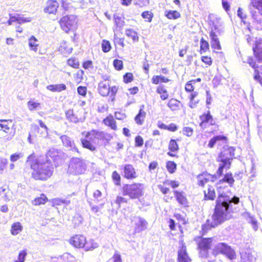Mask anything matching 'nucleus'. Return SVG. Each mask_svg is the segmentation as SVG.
Instances as JSON below:
<instances>
[{
	"mask_svg": "<svg viewBox=\"0 0 262 262\" xmlns=\"http://www.w3.org/2000/svg\"><path fill=\"white\" fill-rule=\"evenodd\" d=\"M133 74L130 73L125 74L123 76L124 81L125 83L130 82L133 80Z\"/></svg>",
	"mask_w": 262,
	"mask_h": 262,
	"instance_id": "62",
	"label": "nucleus"
},
{
	"mask_svg": "<svg viewBox=\"0 0 262 262\" xmlns=\"http://www.w3.org/2000/svg\"><path fill=\"white\" fill-rule=\"evenodd\" d=\"M23 157V155L21 153H15L10 156V161L11 162H15L20 158Z\"/></svg>",
	"mask_w": 262,
	"mask_h": 262,
	"instance_id": "55",
	"label": "nucleus"
},
{
	"mask_svg": "<svg viewBox=\"0 0 262 262\" xmlns=\"http://www.w3.org/2000/svg\"><path fill=\"white\" fill-rule=\"evenodd\" d=\"M62 152L55 148L50 149L47 154V159L50 157L55 161H59L62 158Z\"/></svg>",
	"mask_w": 262,
	"mask_h": 262,
	"instance_id": "18",
	"label": "nucleus"
},
{
	"mask_svg": "<svg viewBox=\"0 0 262 262\" xmlns=\"http://www.w3.org/2000/svg\"><path fill=\"white\" fill-rule=\"evenodd\" d=\"M221 181L227 182L230 186H232L234 182V180L233 178L231 173H227L225 176L224 178L221 180Z\"/></svg>",
	"mask_w": 262,
	"mask_h": 262,
	"instance_id": "43",
	"label": "nucleus"
},
{
	"mask_svg": "<svg viewBox=\"0 0 262 262\" xmlns=\"http://www.w3.org/2000/svg\"><path fill=\"white\" fill-rule=\"evenodd\" d=\"M27 163L32 170V177L37 180H46L50 178L53 173L54 168L47 158L40 156L35 158L34 154L30 155Z\"/></svg>",
	"mask_w": 262,
	"mask_h": 262,
	"instance_id": "2",
	"label": "nucleus"
},
{
	"mask_svg": "<svg viewBox=\"0 0 262 262\" xmlns=\"http://www.w3.org/2000/svg\"><path fill=\"white\" fill-rule=\"evenodd\" d=\"M72 48L69 47L68 43L65 41H62L59 47V51L63 54H70L72 51Z\"/></svg>",
	"mask_w": 262,
	"mask_h": 262,
	"instance_id": "26",
	"label": "nucleus"
},
{
	"mask_svg": "<svg viewBox=\"0 0 262 262\" xmlns=\"http://www.w3.org/2000/svg\"><path fill=\"white\" fill-rule=\"evenodd\" d=\"M103 121L105 125L110 126L112 129H117L116 122L112 115L107 117Z\"/></svg>",
	"mask_w": 262,
	"mask_h": 262,
	"instance_id": "27",
	"label": "nucleus"
},
{
	"mask_svg": "<svg viewBox=\"0 0 262 262\" xmlns=\"http://www.w3.org/2000/svg\"><path fill=\"white\" fill-rule=\"evenodd\" d=\"M165 14L168 19H176L180 17V14L177 11L166 10Z\"/></svg>",
	"mask_w": 262,
	"mask_h": 262,
	"instance_id": "36",
	"label": "nucleus"
},
{
	"mask_svg": "<svg viewBox=\"0 0 262 262\" xmlns=\"http://www.w3.org/2000/svg\"><path fill=\"white\" fill-rule=\"evenodd\" d=\"M47 89L52 92H60L66 90L67 86L64 84H51L48 85Z\"/></svg>",
	"mask_w": 262,
	"mask_h": 262,
	"instance_id": "24",
	"label": "nucleus"
},
{
	"mask_svg": "<svg viewBox=\"0 0 262 262\" xmlns=\"http://www.w3.org/2000/svg\"><path fill=\"white\" fill-rule=\"evenodd\" d=\"M77 22V18L73 15L63 16L59 21L62 29L66 33L74 29Z\"/></svg>",
	"mask_w": 262,
	"mask_h": 262,
	"instance_id": "9",
	"label": "nucleus"
},
{
	"mask_svg": "<svg viewBox=\"0 0 262 262\" xmlns=\"http://www.w3.org/2000/svg\"><path fill=\"white\" fill-rule=\"evenodd\" d=\"M213 176L208 174H203L198 177V184L200 186H204L205 184L211 181L213 182Z\"/></svg>",
	"mask_w": 262,
	"mask_h": 262,
	"instance_id": "20",
	"label": "nucleus"
},
{
	"mask_svg": "<svg viewBox=\"0 0 262 262\" xmlns=\"http://www.w3.org/2000/svg\"><path fill=\"white\" fill-rule=\"evenodd\" d=\"M77 92L79 95L85 96L86 94V88L82 86H78L77 88Z\"/></svg>",
	"mask_w": 262,
	"mask_h": 262,
	"instance_id": "64",
	"label": "nucleus"
},
{
	"mask_svg": "<svg viewBox=\"0 0 262 262\" xmlns=\"http://www.w3.org/2000/svg\"><path fill=\"white\" fill-rule=\"evenodd\" d=\"M234 148L233 147H224L223 151L219 155L217 160L220 162L219 168L217 173L219 176L223 174L224 169H229L230 167L231 161L234 156Z\"/></svg>",
	"mask_w": 262,
	"mask_h": 262,
	"instance_id": "4",
	"label": "nucleus"
},
{
	"mask_svg": "<svg viewBox=\"0 0 262 262\" xmlns=\"http://www.w3.org/2000/svg\"><path fill=\"white\" fill-rule=\"evenodd\" d=\"M60 257L64 262H72L75 260V257L69 253H64Z\"/></svg>",
	"mask_w": 262,
	"mask_h": 262,
	"instance_id": "44",
	"label": "nucleus"
},
{
	"mask_svg": "<svg viewBox=\"0 0 262 262\" xmlns=\"http://www.w3.org/2000/svg\"><path fill=\"white\" fill-rule=\"evenodd\" d=\"M30 49L36 52L38 51L39 43L38 40L34 36H32L28 40Z\"/></svg>",
	"mask_w": 262,
	"mask_h": 262,
	"instance_id": "23",
	"label": "nucleus"
},
{
	"mask_svg": "<svg viewBox=\"0 0 262 262\" xmlns=\"http://www.w3.org/2000/svg\"><path fill=\"white\" fill-rule=\"evenodd\" d=\"M110 83L108 80L101 81L98 85V92L102 96H107L110 94Z\"/></svg>",
	"mask_w": 262,
	"mask_h": 262,
	"instance_id": "16",
	"label": "nucleus"
},
{
	"mask_svg": "<svg viewBox=\"0 0 262 262\" xmlns=\"http://www.w3.org/2000/svg\"><path fill=\"white\" fill-rule=\"evenodd\" d=\"M112 179L115 185H120L121 177L120 174L116 171H114L112 173Z\"/></svg>",
	"mask_w": 262,
	"mask_h": 262,
	"instance_id": "47",
	"label": "nucleus"
},
{
	"mask_svg": "<svg viewBox=\"0 0 262 262\" xmlns=\"http://www.w3.org/2000/svg\"><path fill=\"white\" fill-rule=\"evenodd\" d=\"M157 92L160 95L161 99L163 100H165L168 98L169 95L168 92L163 85H161L157 87Z\"/></svg>",
	"mask_w": 262,
	"mask_h": 262,
	"instance_id": "28",
	"label": "nucleus"
},
{
	"mask_svg": "<svg viewBox=\"0 0 262 262\" xmlns=\"http://www.w3.org/2000/svg\"><path fill=\"white\" fill-rule=\"evenodd\" d=\"M144 186L141 183L126 184L123 187V194L128 195L130 199H138L143 194Z\"/></svg>",
	"mask_w": 262,
	"mask_h": 262,
	"instance_id": "5",
	"label": "nucleus"
},
{
	"mask_svg": "<svg viewBox=\"0 0 262 262\" xmlns=\"http://www.w3.org/2000/svg\"><path fill=\"white\" fill-rule=\"evenodd\" d=\"M212 241L211 238H202L198 244L199 248L210 249L211 247H213Z\"/></svg>",
	"mask_w": 262,
	"mask_h": 262,
	"instance_id": "22",
	"label": "nucleus"
},
{
	"mask_svg": "<svg viewBox=\"0 0 262 262\" xmlns=\"http://www.w3.org/2000/svg\"><path fill=\"white\" fill-rule=\"evenodd\" d=\"M223 23L221 18L214 14H210L208 16V25L210 32L212 31L214 34L221 35L223 32Z\"/></svg>",
	"mask_w": 262,
	"mask_h": 262,
	"instance_id": "7",
	"label": "nucleus"
},
{
	"mask_svg": "<svg viewBox=\"0 0 262 262\" xmlns=\"http://www.w3.org/2000/svg\"><path fill=\"white\" fill-rule=\"evenodd\" d=\"M242 262H255L256 253L250 249H247L241 253Z\"/></svg>",
	"mask_w": 262,
	"mask_h": 262,
	"instance_id": "12",
	"label": "nucleus"
},
{
	"mask_svg": "<svg viewBox=\"0 0 262 262\" xmlns=\"http://www.w3.org/2000/svg\"><path fill=\"white\" fill-rule=\"evenodd\" d=\"M201 53L206 52L209 49V43L208 42L204 40L203 38L201 39Z\"/></svg>",
	"mask_w": 262,
	"mask_h": 262,
	"instance_id": "46",
	"label": "nucleus"
},
{
	"mask_svg": "<svg viewBox=\"0 0 262 262\" xmlns=\"http://www.w3.org/2000/svg\"><path fill=\"white\" fill-rule=\"evenodd\" d=\"M113 65L115 69L117 70H121L123 67L122 61L117 59L114 60Z\"/></svg>",
	"mask_w": 262,
	"mask_h": 262,
	"instance_id": "50",
	"label": "nucleus"
},
{
	"mask_svg": "<svg viewBox=\"0 0 262 262\" xmlns=\"http://www.w3.org/2000/svg\"><path fill=\"white\" fill-rule=\"evenodd\" d=\"M239 201V199L238 197L234 196L230 198V196L222 193L219 194L216 201L214 211L212 216L211 227H214L225 220L230 219L231 217V213L233 212L232 203L237 204Z\"/></svg>",
	"mask_w": 262,
	"mask_h": 262,
	"instance_id": "1",
	"label": "nucleus"
},
{
	"mask_svg": "<svg viewBox=\"0 0 262 262\" xmlns=\"http://www.w3.org/2000/svg\"><path fill=\"white\" fill-rule=\"evenodd\" d=\"M86 170V164L82 159L73 158L71 159L68 172L73 175H79L84 173Z\"/></svg>",
	"mask_w": 262,
	"mask_h": 262,
	"instance_id": "6",
	"label": "nucleus"
},
{
	"mask_svg": "<svg viewBox=\"0 0 262 262\" xmlns=\"http://www.w3.org/2000/svg\"><path fill=\"white\" fill-rule=\"evenodd\" d=\"M101 47L102 51L105 53L108 52L111 49V46L110 41L106 40H102Z\"/></svg>",
	"mask_w": 262,
	"mask_h": 262,
	"instance_id": "45",
	"label": "nucleus"
},
{
	"mask_svg": "<svg viewBox=\"0 0 262 262\" xmlns=\"http://www.w3.org/2000/svg\"><path fill=\"white\" fill-rule=\"evenodd\" d=\"M58 6V3L56 1L49 0L47 3L44 11L49 14H54L56 12Z\"/></svg>",
	"mask_w": 262,
	"mask_h": 262,
	"instance_id": "17",
	"label": "nucleus"
},
{
	"mask_svg": "<svg viewBox=\"0 0 262 262\" xmlns=\"http://www.w3.org/2000/svg\"><path fill=\"white\" fill-rule=\"evenodd\" d=\"M66 116L67 119L73 123H76L79 121V119L74 114L73 111L72 110L67 111L66 112Z\"/></svg>",
	"mask_w": 262,
	"mask_h": 262,
	"instance_id": "37",
	"label": "nucleus"
},
{
	"mask_svg": "<svg viewBox=\"0 0 262 262\" xmlns=\"http://www.w3.org/2000/svg\"><path fill=\"white\" fill-rule=\"evenodd\" d=\"M146 113L142 108H140L139 113L135 118L136 122L138 124H142L146 116Z\"/></svg>",
	"mask_w": 262,
	"mask_h": 262,
	"instance_id": "31",
	"label": "nucleus"
},
{
	"mask_svg": "<svg viewBox=\"0 0 262 262\" xmlns=\"http://www.w3.org/2000/svg\"><path fill=\"white\" fill-rule=\"evenodd\" d=\"M60 139L64 146L73 151L79 153L78 149L76 147L74 140L71 138L67 135H62L60 137Z\"/></svg>",
	"mask_w": 262,
	"mask_h": 262,
	"instance_id": "13",
	"label": "nucleus"
},
{
	"mask_svg": "<svg viewBox=\"0 0 262 262\" xmlns=\"http://www.w3.org/2000/svg\"><path fill=\"white\" fill-rule=\"evenodd\" d=\"M193 129L189 127H184L183 128V133L188 137H190L193 134Z\"/></svg>",
	"mask_w": 262,
	"mask_h": 262,
	"instance_id": "59",
	"label": "nucleus"
},
{
	"mask_svg": "<svg viewBox=\"0 0 262 262\" xmlns=\"http://www.w3.org/2000/svg\"><path fill=\"white\" fill-rule=\"evenodd\" d=\"M23 229V226L20 222H17L12 224L10 232L13 235H17L19 234Z\"/></svg>",
	"mask_w": 262,
	"mask_h": 262,
	"instance_id": "21",
	"label": "nucleus"
},
{
	"mask_svg": "<svg viewBox=\"0 0 262 262\" xmlns=\"http://www.w3.org/2000/svg\"><path fill=\"white\" fill-rule=\"evenodd\" d=\"M200 251V255L202 257L207 258L209 257V254H208V249H205V248H199Z\"/></svg>",
	"mask_w": 262,
	"mask_h": 262,
	"instance_id": "63",
	"label": "nucleus"
},
{
	"mask_svg": "<svg viewBox=\"0 0 262 262\" xmlns=\"http://www.w3.org/2000/svg\"><path fill=\"white\" fill-rule=\"evenodd\" d=\"M151 81L152 83L158 84L160 82L167 83L170 81V79L161 75H156L152 77Z\"/></svg>",
	"mask_w": 262,
	"mask_h": 262,
	"instance_id": "33",
	"label": "nucleus"
},
{
	"mask_svg": "<svg viewBox=\"0 0 262 262\" xmlns=\"http://www.w3.org/2000/svg\"><path fill=\"white\" fill-rule=\"evenodd\" d=\"M181 105L180 101L173 98L170 99L167 104L168 107L172 111L180 110Z\"/></svg>",
	"mask_w": 262,
	"mask_h": 262,
	"instance_id": "25",
	"label": "nucleus"
},
{
	"mask_svg": "<svg viewBox=\"0 0 262 262\" xmlns=\"http://www.w3.org/2000/svg\"><path fill=\"white\" fill-rule=\"evenodd\" d=\"M226 140V137L224 136L218 135L214 136L210 139L208 146L210 148H212L216 143H218L220 141H225Z\"/></svg>",
	"mask_w": 262,
	"mask_h": 262,
	"instance_id": "29",
	"label": "nucleus"
},
{
	"mask_svg": "<svg viewBox=\"0 0 262 262\" xmlns=\"http://www.w3.org/2000/svg\"><path fill=\"white\" fill-rule=\"evenodd\" d=\"M18 24H21L23 23L30 22L32 20L31 17H25L23 16H21L18 14Z\"/></svg>",
	"mask_w": 262,
	"mask_h": 262,
	"instance_id": "54",
	"label": "nucleus"
},
{
	"mask_svg": "<svg viewBox=\"0 0 262 262\" xmlns=\"http://www.w3.org/2000/svg\"><path fill=\"white\" fill-rule=\"evenodd\" d=\"M27 254V253L26 250L20 251L18 256V259L15 260L14 262H24Z\"/></svg>",
	"mask_w": 262,
	"mask_h": 262,
	"instance_id": "49",
	"label": "nucleus"
},
{
	"mask_svg": "<svg viewBox=\"0 0 262 262\" xmlns=\"http://www.w3.org/2000/svg\"><path fill=\"white\" fill-rule=\"evenodd\" d=\"M175 196L178 202L181 205H186L187 201L186 197L183 195L182 192H179L178 191H174Z\"/></svg>",
	"mask_w": 262,
	"mask_h": 262,
	"instance_id": "32",
	"label": "nucleus"
},
{
	"mask_svg": "<svg viewBox=\"0 0 262 262\" xmlns=\"http://www.w3.org/2000/svg\"><path fill=\"white\" fill-rule=\"evenodd\" d=\"M125 34L129 37H130L134 41H138L139 37L136 31L132 29H127L125 30Z\"/></svg>",
	"mask_w": 262,
	"mask_h": 262,
	"instance_id": "38",
	"label": "nucleus"
},
{
	"mask_svg": "<svg viewBox=\"0 0 262 262\" xmlns=\"http://www.w3.org/2000/svg\"><path fill=\"white\" fill-rule=\"evenodd\" d=\"M38 123H39L40 126L43 130V133L42 134V135L45 137L47 136V135L48 134V127L41 120H39Z\"/></svg>",
	"mask_w": 262,
	"mask_h": 262,
	"instance_id": "61",
	"label": "nucleus"
},
{
	"mask_svg": "<svg viewBox=\"0 0 262 262\" xmlns=\"http://www.w3.org/2000/svg\"><path fill=\"white\" fill-rule=\"evenodd\" d=\"M135 222V231L139 233L147 228V222L143 218L140 217H136L134 220Z\"/></svg>",
	"mask_w": 262,
	"mask_h": 262,
	"instance_id": "14",
	"label": "nucleus"
},
{
	"mask_svg": "<svg viewBox=\"0 0 262 262\" xmlns=\"http://www.w3.org/2000/svg\"><path fill=\"white\" fill-rule=\"evenodd\" d=\"M219 253L225 254L230 259L235 258V253L234 251L225 243H217L212 248V254L215 256Z\"/></svg>",
	"mask_w": 262,
	"mask_h": 262,
	"instance_id": "8",
	"label": "nucleus"
},
{
	"mask_svg": "<svg viewBox=\"0 0 262 262\" xmlns=\"http://www.w3.org/2000/svg\"><path fill=\"white\" fill-rule=\"evenodd\" d=\"M123 176L127 179H134L136 178V172L133 165L125 164L123 166Z\"/></svg>",
	"mask_w": 262,
	"mask_h": 262,
	"instance_id": "15",
	"label": "nucleus"
},
{
	"mask_svg": "<svg viewBox=\"0 0 262 262\" xmlns=\"http://www.w3.org/2000/svg\"><path fill=\"white\" fill-rule=\"evenodd\" d=\"M98 246V244L95 242L94 240H90L88 242L85 241V244L84 248L86 251H90L97 248Z\"/></svg>",
	"mask_w": 262,
	"mask_h": 262,
	"instance_id": "35",
	"label": "nucleus"
},
{
	"mask_svg": "<svg viewBox=\"0 0 262 262\" xmlns=\"http://www.w3.org/2000/svg\"><path fill=\"white\" fill-rule=\"evenodd\" d=\"M250 5L262 13V0H251Z\"/></svg>",
	"mask_w": 262,
	"mask_h": 262,
	"instance_id": "40",
	"label": "nucleus"
},
{
	"mask_svg": "<svg viewBox=\"0 0 262 262\" xmlns=\"http://www.w3.org/2000/svg\"><path fill=\"white\" fill-rule=\"evenodd\" d=\"M68 64L71 67L74 68H78L79 67V62L77 59L75 58H70L68 60Z\"/></svg>",
	"mask_w": 262,
	"mask_h": 262,
	"instance_id": "53",
	"label": "nucleus"
},
{
	"mask_svg": "<svg viewBox=\"0 0 262 262\" xmlns=\"http://www.w3.org/2000/svg\"><path fill=\"white\" fill-rule=\"evenodd\" d=\"M8 164V160L6 158H0V170L3 171L6 168V165Z\"/></svg>",
	"mask_w": 262,
	"mask_h": 262,
	"instance_id": "58",
	"label": "nucleus"
},
{
	"mask_svg": "<svg viewBox=\"0 0 262 262\" xmlns=\"http://www.w3.org/2000/svg\"><path fill=\"white\" fill-rule=\"evenodd\" d=\"M142 16L146 21L150 22L152 18V13L149 11H144L142 13Z\"/></svg>",
	"mask_w": 262,
	"mask_h": 262,
	"instance_id": "52",
	"label": "nucleus"
},
{
	"mask_svg": "<svg viewBox=\"0 0 262 262\" xmlns=\"http://www.w3.org/2000/svg\"><path fill=\"white\" fill-rule=\"evenodd\" d=\"M166 167L169 172L173 173L176 169V164L173 162L168 161L167 163Z\"/></svg>",
	"mask_w": 262,
	"mask_h": 262,
	"instance_id": "51",
	"label": "nucleus"
},
{
	"mask_svg": "<svg viewBox=\"0 0 262 262\" xmlns=\"http://www.w3.org/2000/svg\"><path fill=\"white\" fill-rule=\"evenodd\" d=\"M27 105L30 111H33L38 108H40V104L38 102H35L33 100H30L27 103Z\"/></svg>",
	"mask_w": 262,
	"mask_h": 262,
	"instance_id": "39",
	"label": "nucleus"
},
{
	"mask_svg": "<svg viewBox=\"0 0 262 262\" xmlns=\"http://www.w3.org/2000/svg\"><path fill=\"white\" fill-rule=\"evenodd\" d=\"M48 201V198L44 194H41L39 197L35 198L32 203L34 205H40L45 204Z\"/></svg>",
	"mask_w": 262,
	"mask_h": 262,
	"instance_id": "34",
	"label": "nucleus"
},
{
	"mask_svg": "<svg viewBox=\"0 0 262 262\" xmlns=\"http://www.w3.org/2000/svg\"><path fill=\"white\" fill-rule=\"evenodd\" d=\"M86 239L84 236L80 235H76L71 237L69 241L70 243L76 248H84Z\"/></svg>",
	"mask_w": 262,
	"mask_h": 262,
	"instance_id": "11",
	"label": "nucleus"
},
{
	"mask_svg": "<svg viewBox=\"0 0 262 262\" xmlns=\"http://www.w3.org/2000/svg\"><path fill=\"white\" fill-rule=\"evenodd\" d=\"M114 20L117 27L121 28L123 26L124 21L122 20L121 17L115 16Z\"/></svg>",
	"mask_w": 262,
	"mask_h": 262,
	"instance_id": "60",
	"label": "nucleus"
},
{
	"mask_svg": "<svg viewBox=\"0 0 262 262\" xmlns=\"http://www.w3.org/2000/svg\"><path fill=\"white\" fill-rule=\"evenodd\" d=\"M219 35V34L217 33L214 34L212 31L209 33V35L211 38V46L212 48L217 50H221V46L220 45V40L217 37Z\"/></svg>",
	"mask_w": 262,
	"mask_h": 262,
	"instance_id": "19",
	"label": "nucleus"
},
{
	"mask_svg": "<svg viewBox=\"0 0 262 262\" xmlns=\"http://www.w3.org/2000/svg\"><path fill=\"white\" fill-rule=\"evenodd\" d=\"M178 145L176 140L171 139L169 144V149L172 152L176 151L178 150Z\"/></svg>",
	"mask_w": 262,
	"mask_h": 262,
	"instance_id": "48",
	"label": "nucleus"
},
{
	"mask_svg": "<svg viewBox=\"0 0 262 262\" xmlns=\"http://www.w3.org/2000/svg\"><path fill=\"white\" fill-rule=\"evenodd\" d=\"M195 83V80H191L188 82L185 85V90L187 92H191L193 91V84Z\"/></svg>",
	"mask_w": 262,
	"mask_h": 262,
	"instance_id": "57",
	"label": "nucleus"
},
{
	"mask_svg": "<svg viewBox=\"0 0 262 262\" xmlns=\"http://www.w3.org/2000/svg\"><path fill=\"white\" fill-rule=\"evenodd\" d=\"M12 120H0V127L3 128L4 132L7 133L9 130V123H11Z\"/></svg>",
	"mask_w": 262,
	"mask_h": 262,
	"instance_id": "42",
	"label": "nucleus"
},
{
	"mask_svg": "<svg viewBox=\"0 0 262 262\" xmlns=\"http://www.w3.org/2000/svg\"><path fill=\"white\" fill-rule=\"evenodd\" d=\"M178 262H191V260L188 255L186 247L183 241L180 242V249L178 250Z\"/></svg>",
	"mask_w": 262,
	"mask_h": 262,
	"instance_id": "10",
	"label": "nucleus"
},
{
	"mask_svg": "<svg viewBox=\"0 0 262 262\" xmlns=\"http://www.w3.org/2000/svg\"><path fill=\"white\" fill-rule=\"evenodd\" d=\"M204 193L206 199L213 200L215 197L214 189L210 185L207 190H204Z\"/></svg>",
	"mask_w": 262,
	"mask_h": 262,
	"instance_id": "30",
	"label": "nucleus"
},
{
	"mask_svg": "<svg viewBox=\"0 0 262 262\" xmlns=\"http://www.w3.org/2000/svg\"><path fill=\"white\" fill-rule=\"evenodd\" d=\"M201 119L202 121V123H203V122L210 123L211 125H213L214 124L213 123V120L212 116L210 114L209 112H208L207 114H203L201 117Z\"/></svg>",
	"mask_w": 262,
	"mask_h": 262,
	"instance_id": "41",
	"label": "nucleus"
},
{
	"mask_svg": "<svg viewBox=\"0 0 262 262\" xmlns=\"http://www.w3.org/2000/svg\"><path fill=\"white\" fill-rule=\"evenodd\" d=\"M82 135L84 136V138L81 139L82 147L92 152L96 151L100 141L106 139V134L99 130L83 132Z\"/></svg>",
	"mask_w": 262,
	"mask_h": 262,
	"instance_id": "3",
	"label": "nucleus"
},
{
	"mask_svg": "<svg viewBox=\"0 0 262 262\" xmlns=\"http://www.w3.org/2000/svg\"><path fill=\"white\" fill-rule=\"evenodd\" d=\"M260 70L257 72L258 74L255 75L254 79L256 80H258L260 84L262 85V65H260Z\"/></svg>",
	"mask_w": 262,
	"mask_h": 262,
	"instance_id": "56",
	"label": "nucleus"
}]
</instances>
